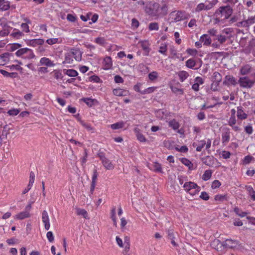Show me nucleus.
<instances>
[{
    "mask_svg": "<svg viewBox=\"0 0 255 255\" xmlns=\"http://www.w3.org/2000/svg\"><path fill=\"white\" fill-rule=\"evenodd\" d=\"M149 45V44L148 42L146 41H142L141 43V46L142 49L147 53V55L148 54V53L149 52V50H150Z\"/></svg>",
    "mask_w": 255,
    "mask_h": 255,
    "instance_id": "nucleus-45",
    "label": "nucleus"
},
{
    "mask_svg": "<svg viewBox=\"0 0 255 255\" xmlns=\"http://www.w3.org/2000/svg\"><path fill=\"white\" fill-rule=\"evenodd\" d=\"M79 121L81 125L83 127H84L86 129H87V130L91 131L92 132H94V128L93 127H92V126L90 125L85 123L84 121H83L81 120H79Z\"/></svg>",
    "mask_w": 255,
    "mask_h": 255,
    "instance_id": "nucleus-42",
    "label": "nucleus"
},
{
    "mask_svg": "<svg viewBox=\"0 0 255 255\" xmlns=\"http://www.w3.org/2000/svg\"><path fill=\"white\" fill-rule=\"evenodd\" d=\"M114 81L116 83H123L124 82V79L120 75H116L114 77Z\"/></svg>",
    "mask_w": 255,
    "mask_h": 255,
    "instance_id": "nucleus-63",
    "label": "nucleus"
},
{
    "mask_svg": "<svg viewBox=\"0 0 255 255\" xmlns=\"http://www.w3.org/2000/svg\"><path fill=\"white\" fill-rule=\"evenodd\" d=\"M236 123V117L235 115H231L228 121V124L230 126L235 125Z\"/></svg>",
    "mask_w": 255,
    "mask_h": 255,
    "instance_id": "nucleus-57",
    "label": "nucleus"
},
{
    "mask_svg": "<svg viewBox=\"0 0 255 255\" xmlns=\"http://www.w3.org/2000/svg\"><path fill=\"white\" fill-rule=\"evenodd\" d=\"M27 49V48H21L16 52L15 54L17 56L21 57L22 58H23V56H24V54L26 52Z\"/></svg>",
    "mask_w": 255,
    "mask_h": 255,
    "instance_id": "nucleus-48",
    "label": "nucleus"
},
{
    "mask_svg": "<svg viewBox=\"0 0 255 255\" xmlns=\"http://www.w3.org/2000/svg\"><path fill=\"white\" fill-rule=\"evenodd\" d=\"M187 53L191 55V56H195L197 54L198 51L195 49H187Z\"/></svg>",
    "mask_w": 255,
    "mask_h": 255,
    "instance_id": "nucleus-62",
    "label": "nucleus"
},
{
    "mask_svg": "<svg viewBox=\"0 0 255 255\" xmlns=\"http://www.w3.org/2000/svg\"><path fill=\"white\" fill-rule=\"evenodd\" d=\"M196 65V62L193 59H189L186 62V66L189 68H193Z\"/></svg>",
    "mask_w": 255,
    "mask_h": 255,
    "instance_id": "nucleus-47",
    "label": "nucleus"
},
{
    "mask_svg": "<svg viewBox=\"0 0 255 255\" xmlns=\"http://www.w3.org/2000/svg\"><path fill=\"white\" fill-rule=\"evenodd\" d=\"M168 124L169 126L174 130L178 129L180 126L179 123L175 119L170 121Z\"/></svg>",
    "mask_w": 255,
    "mask_h": 255,
    "instance_id": "nucleus-35",
    "label": "nucleus"
},
{
    "mask_svg": "<svg viewBox=\"0 0 255 255\" xmlns=\"http://www.w3.org/2000/svg\"><path fill=\"white\" fill-rule=\"evenodd\" d=\"M222 185V183L220 181L218 180H215L212 183L211 188L213 189H216L218 188Z\"/></svg>",
    "mask_w": 255,
    "mask_h": 255,
    "instance_id": "nucleus-51",
    "label": "nucleus"
},
{
    "mask_svg": "<svg viewBox=\"0 0 255 255\" xmlns=\"http://www.w3.org/2000/svg\"><path fill=\"white\" fill-rule=\"evenodd\" d=\"M255 23V16H251L247 20L241 22L243 27H249L250 25Z\"/></svg>",
    "mask_w": 255,
    "mask_h": 255,
    "instance_id": "nucleus-18",
    "label": "nucleus"
},
{
    "mask_svg": "<svg viewBox=\"0 0 255 255\" xmlns=\"http://www.w3.org/2000/svg\"><path fill=\"white\" fill-rule=\"evenodd\" d=\"M113 65L112 58L107 56L104 59L103 66L104 69L105 70L110 69Z\"/></svg>",
    "mask_w": 255,
    "mask_h": 255,
    "instance_id": "nucleus-14",
    "label": "nucleus"
},
{
    "mask_svg": "<svg viewBox=\"0 0 255 255\" xmlns=\"http://www.w3.org/2000/svg\"><path fill=\"white\" fill-rule=\"evenodd\" d=\"M212 80L213 82V83L211 84V89H212L214 91H216L217 88H216V87H214V86L215 85H219V83L221 81V74L217 72H214L212 76Z\"/></svg>",
    "mask_w": 255,
    "mask_h": 255,
    "instance_id": "nucleus-8",
    "label": "nucleus"
},
{
    "mask_svg": "<svg viewBox=\"0 0 255 255\" xmlns=\"http://www.w3.org/2000/svg\"><path fill=\"white\" fill-rule=\"evenodd\" d=\"M24 35V34L22 31H20L19 30L14 28L12 33L10 34V36L13 38L18 39Z\"/></svg>",
    "mask_w": 255,
    "mask_h": 255,
    "instance_id": "nucleus-24",
    "label": "nucleus"
},
{
    "mask_svg": "<svg viewBox=\"0 0 255 255\" xmlns=\"http://www.w3.org/2000/svg\"><path fill=\"white\" fill-rule=\"evenodd\" d=\"M0 24L2 27V29L0 30V36L4 37L7 36L12 29V27L9 25L8 23L5 22V19H0Z\"/></svg>",
    "mask_w": 255,
    "mask_h": 255,
    "instance_id": "nucleus-6",
    "label": "nucleus"
},
{
    "mask_svg": "<svg viewBox=\"0 0 255 255\" xmlns=\"http://www.w3.org/2000/svg\"><path fill=\"white\" fill-rule=\"evenodd\" d=\"M10 125H6L3 127V129L1 135L0 136V140H2L3 139H6L7 136L10 133V130L12 129V128L10 127Z\"/></svg>",
    "mask_w": 255,
    "mask_h": 255,
    "instance_id": "nucleus-12",
    "label": "nucleus"
},
{
    "mask_svg": "<svg viewBox=\"0 0 255 255\" xmlns=\"http://www.w3.org/2000/svg\"><path fill=\"white\" fill-rule=\"evenodd\" d=\"M124 123L123 122H118L111 125V127L113 129H117L123 128Z\"/></svg>",
    "mask_w": 255,
    "mask_h": 255,
    "instance_id": "nucleus-46",
    "label": "nucleus"
},
{
    "mask_svg": "<svg viewBox=\"0 0 255 255\" xmlns=\"http://www.w3.org/2000/svg\"><path fill=\"white\" fill-rule=\"evenodd\" d=\"M21 27L22 29V31L25 32H29L30 31L28 24L26 23H22L21 24Z\"/></svg>",
    "mask_w": 255,
    "mask_h": 255,
    "instance_id": "nucleus-56",
    "label": "nucleus"
},
{
    "mask_svg": "<svg viewBox=\"0 0 255 255\" xmlns=\"http://www.w3.org/2000/svg\"><path fill=\"white\" fill-rule=\"evenodd\" d=\"M35 55L32 50L27 48L26 52H25L24 56H23V59H30L33 58Z\"/></svg>",
    "mask_w": 255,
    "mask_h": 255,
    "instance_id": "nucleus-33",
    "label": "nucleus"
},
{
    "mask_svg": "<svg viewBox=\"0 0 255 255\" xmlns=\"http://www.w3.org/2000/svg\"><path fill=\"white\" fill-rule=\"evenodd\" d=\"M53 73H54V77L56 79L58 80L59 79H62V74L60 71L55 70L53 71Z\"/></svg>",
    "mask_w": 255,
    "mask_h": 255,
    "instance_id": "nucleus-55",
    "label": "nucleus"
},
{
    "mask_svg": "<svg viewBox=\"0 0 255 255\" xmlns=\"http://www.w3.org/2000/svg\"><path fill=\"white\" fill-rule=\"evenodd\" d=\"M252 71V67L249 65H246L241 69V73L242 75H247Z\"/></svg>",
    "mask_w": 255,
    "mask_h": 255,
    "instance_id": "nucleus-26",
    "label": "nucleus"
},
{
    "mask_svg": "<svg viewBox=\"0 0 255 255\" xmlns=\"http://www.w3.org/2000/svg\"><path fill=\"white\" fill-rule=\"evenodd\" d=\"M114 95L117 96H126L128 94V91L121 88L114 89L113 90Z\"/></svg>",
    "mask_w": 255,
    "mask_h": 255,
    "instance_id": "nucleus-17",
    "label": "nucleus"
},
{
    "mask_svg": "<svg viewBox=\"0 0 255 255\" xmlns=\"http://www.w3.org/2000/svg\"><path fill=\"white\" fill-rule=\"evenodd\" d=\"M181 161L183 164H184L185 165L187 166L189 169L192 170L193 169V163L188 159H187L186 158H182L181 159Z\"/></svg>",
    "mask_w": 255,
    "mask_h": 255,
    "instance_id": "nucleus-34",
    "label": "nucleus"
},
{
    "mask_svg": "<svg viewBox=\"0 0 255 255\" xmlns=\"http://www.w3.org/2000/svg\"><path fill=\"white\" fill-rule=\"evenodd\" d=\"M226 83L228 85H235L236 84V80L234 77L230 75H227L225 77V80L224 84Z\"/></svg>",
    "mask_w": 255,
    "mask_h": 255,
    "instance_id": "nucleus-25",
    "label": "nucleus"
},
{
    "mask_svg": "<svg viewBox=\"0 0 255 255\" xmlns=\"http://www.w3.org/2000/svg\"><path fill=\"white\" fill-rule=\"evenodd\" d=\"M44 43V40L42 39H35L30 41V44L33 46L41 45Z\"/></svg>",
    "mask_w": 255,
    "mask_h": 255,
    "instance_id": "nucleus-32",
    "label": "nucleus"
},
{
    "mask_svg": "<svg viewBox=\"0 0 255 255\" xmlns=\"http://www.w3.org/2000/svg\"><path fill=\"white\" fill-rule=\"evenodd\" d=\"M30 213L25 210L16 214L15 218L18 220H23L25 218H27L30 217Z\"/></svg>",
    "mask_w": 255,
    "mask_h": 255,
    "instance_id": "nucleus-19",
    "label": "nucleus"
},
{
    "mask_svg": "<svg viewBox=\"0 0 255 255\" xmlns=\"http://www.w3.org/2000/svg\"><path fill=\"white\" fill-rule=\"evenodd\" d=\"M11 55V54L9 53H4L0 55V65H4L8 62Z\"/></svg>",
    "mask_w": 255,
    "mask_h": 255,
    "instance_id": "nucleus-13",
    "label": "nucleus"
},
{
    "mask_svg": "<svg viewBox=\"0 0 255 255\" xmlns=\"http://www.w3.org/2000/svg\"><path fill=\"white\" fill-rule=\"evenodd\" d=\"M46 237L48 239V240L50 242H52L54 241V238L53 234L52 232L49 231L46 234Z\"/></svg>",
    "mask_w": 255,
    "mask_h": 255,
    "instance_id": "nucleus-61",
    "label": "nucleus"
},
{
    "mask_svg": "<svg viewBox=\"0 0 255 255\" xmlns=\"http://www.w3.org/2000/svg\"><path fill=\"white\" fill-rule=\"evenodd\" d=\"M165 112L163 110L160 109L156 112V116L157 118L163 119Z\"/></svg>",
    "mask_w": 255,
    "mask_h": 255,
    "instance_id": "nucleus-60",
    "label": "nucleus"
},
{
    "mask_svg": "<svg viewBox=\"0 0 255 255\" xmlns=\"http://www.w3.org/2000/svg\"><path fill=\"white\" fill-rule=\"evenodd\" d=\"M200 40L203 43L204 45L208 46L210 45L212 40L207 34H203L200 37Z\"/></svg>",
    "mask_w": 255,
    "mask_h": 255,
    "instance_id": "nucleus-22",
    "label": "nucleus"
},
{
    "mask_svg": "<svg viewBox=\"0 0 255 255\" xmlns=\"http://www.w3.org/2000/svg\"><path fill=\"white\" fill-rule=\"evenodd\" d=\"M170 17L172 19V22H177L189 17V14L185 11L177 10L171 12L170 14Z\"/></svg>",
    "mask_w": 255,
    "mask_h": 255,
    "instance_id": "nucleus-2",
    "label": "nucleus"
},
{
    "mask_svg": "<svg viewBox=\"0 0 255 255\" xmlns=\"http://www.w3.org/2000/svg\"><path fill=\"white\" fill-rule=\"evenodd\" d=\"M40 64L41 65H45L47 67H53L55 65L53 61L46 57L41 58L40 60Z\"/></svg>",
    "mask_w": 255,
    "mask_h": 255,
    "instance_id": "nucleus-15",
    "label": "nucleus"
},
{
    "mask_svg": "<svg viewBox=\"0 0 255 255\" xmlns=\"http://www.w3.org/2000/svg\"><path fill=\"white\" fill-rule=\"evenodd\" d=\"M172 92L176 95H183L184 90L183 89L178 88L174 86H170Z\"/></svg>",
    "mask_w": 255,
    "mask_h": 255,
    "instance_id": "nucleus-31",
    "label": "nucleus"
},
{
    "mask_svg": "<svg viewBox=\"0 0 255 255\" xmlns=\"http://www.w3.org/2000/svg\"><path fill=\"white\" fill-rule=\"evenodd\" d=\"M212 246L217 251H222L223 243L220 242L219 240L216 239L212 243Z\"/></svg>",
    "mask_w": 255,
    "mask_h": 255,
    "instance_id": "nucleus-21",
    "label": "nucleus"
},
{
    "mask_svg": "<svg viewBox=\"0 0 255 255\" xmlns=\"http://www.w3.org/2000/svg\"><path fill=\"white\" fill-rule=\"evenodd\" d=\"M155 89V87H149L146 89H145L144 91L141 92V94H149L152 93Z\"/></svg>",
    "mask_w": 255,
    "mask_h": 255,
    "instance_id": "nucleus-58",
    "label": "nucleus"
},
{
    "mask_svg": "<svg viewBox=\"0 0 255 255\" xmlns=\"http://www.w3.org/2000/svg\"><path fill=\"white\" fill-rule=\"evenodd\" d=\"M223 11V6H221L214 13L215 23H217L220 21V18L222 17Z\"/></svg>",
    "mask_w": 255,
    "mask_h": 255,
    "instance_id": "nucleus-16",
    "label": "nucleus"
},
{
    "mask_svg": "<svg viewBox=\"0 0 255 255\" xmlns=\"http://www.w3.org/2000/svg\"><path fill=\"white\" fill-rule=\"evenodd\" d=\"M76 214L78 216H82L85 219H88V213L84 209H81L79 208H76Z\"/></svg>",
    "mask_w": 255,
    "mask_h": 255,
    "instance_id": "nucleus-28",
    "label": "nucleus"
},
{
    "mask_svg": "<svg viewBox=\"0 0 255 255\" xmlns=\"http://www.w3.org/2000/svg\"><path fill=\"white\" fill-rule=\"evenodd\" d=\"M167 45L166 43H162L159 49L158 50L159 52L164 55H167Z\"/></svg>",
    "mask_w": 255,
    "mask_h": 255,
    "instance_id": "nucleus-39",
    "label": "nucleus"
},
{
    "mask_svg": "<svg viewBox=\"0 0 255 255\" xmlns=\"http://www.w3.org/2000/svg\"><path fill=\"white\" fill-rule=\"evenodd\" d=\"M98 175V174L97 169H95L94 170V171H93V176H92L91 183H94V184H96V180H97V179Z\"/></svg>",
    "mask_w": 255,
    "mask_h": 255,
    "instance_id": "nucleus-59",
    "label": "nucleus"
},
{
    "mask_svg": "<svg viewBox=\"0 0 255 255\" xmlns=\"http://www.w3.org/2000/svg\"><path fill=\"white\" fill-rule=\"evenodd\" d=\"M217 2V0H213L211 2H209L208 4L205 5V9L209 10L213 7L214 5H215Z\"/></svg>",
    "mask_w": 255,
    "mask_h": 255,
    "instance_id": "nucleus-54",
    "label": "nucleus"
},
{
    "mask_svg": "<svg viewBox=\"0 0 255 255\" xmlns=\"http://www.w3.org/2000/svg\"><path fill=\"white\" fill-rule=\"evenodd\" d=\"M149 79L151 81H154L158 77V73L156 71H153L148 74Z\"/></svg>",
    "mask_w": 255,
    "mask_h": 255,
    "instance_id": "nucleus-53",
    "label": "nucleus"
},
{
    "mask_svg": "<svg viewBox=\"0 0 255 255\" xmlns=\"http://www.w3.org/2000/svg\"><path fill=\"white\" fill-rule=\"evenodd\" d=\"M0 73L6 77L15 78L17 76L16 72L9 73L4 70H0Z\"/></svg>",
    "mask_w": 255,
    "mask_h": 255,
    "instance_id": "nucleus-29",
    "label": "nucleus"
},
{
    "mask_svg": "<svg viewBox=\"0 0 255 255\" xmlns=\"http://www.w3.org/2000/svg\"><path fill=\"white\" fill-rule=\"evenodd\" d=\"M212 174V171L211 170H206L202 176V179L204 181L208 180L211 177Z\"/></svg>",
    "mask_w": 255,
    "mask_h": 255,
    "instance_id": "nucleus-36",
    "label": "nucleus"
},
{
    "mask_svg": "<svg viewBox=\"0 0 255 255\" xmlns=\"http://www.w3.org/2000/svg\"><path fill=\"white\" fill-rule=\"evenodd\" d=\"M185 191L192 197L197 194L200 190V187L193 182H186L183 185Z\"/></svg>",
    "mask_w": 255,
    "mask_h": 255,
    "instance_id": "nucleus-3",
    "label": "nucleus"
},
{
    "mask_svg": "<svg viewBox=\"0 0 255 255\" xmlns=\"http://www.w3.org/2000/svg\"><path fill=\"white\" fill-rule=\"evenodd\" d=\"M65 74L69 77H76L78 75V72L74 69L65 70Z\"/></svg>",
    "mask_w": 255,
    "mask_h": 255,
    "instance_id": "nucleus-40",
    "label": "nucleus"
},
{
    "mask_svg": "<svg viewBox=\"0 0 255 255\" xmlns=\"http://www.w3.org/2000/svg\"><path fill=\"white\" fill-rule=\"evenodd\" d=\"M10 7V4L8 1L0 0V10L5 11L8 10Z\"/></svg>",
    "mask_w": 255,
    "mask_h": 255,
    "instance_id": "nucleus-23",
    "label": "nucleus"
},
{
    "mask_svg": "<svg viewBox=\"0 0 255 255\" xmlns=\"http://www.w3.org/2000/svg\"><path fill=\"white\" fill-rule=\"evenodd\" d=\"M134 132L136 134L137 139L140 142H145L146 139L144 136L140 132V129L137 128L134 129Z\"/></svg>",
    "mask_w": 255,
    "mask_h": 255,
    "instance_id": "nucleus-20",
    "label": "nucleus"
},
{
    "mask_svg": "<svg viewBox=\"0 0 255 255\" xmlns=\"http://www.w3.org/2000/svg\"><path fill=\"white\" fill-rule=\"evenodd\" d=\"M42 221L44 224L45 230H48L50 229V224L48 213L45 210H44L42 213Z\"/></svg>",
    "mask_w": 255,
    "mask_h": 255,
    "instance_id": "nucleus-10",
    "label": "nucleus"
},
{
    "mask_svg": "<svg viewBox=\"0 0 255 255\" xmlns=\"http://www.w3.org/2000/svg\"><path fill=\"white\" fill-rule=\"evenodd\" d=\"M237 2V0H224V18L228 19L233 13V6Z\"/></svg>",
    "mask_w": 255,
    "mask_h": 255,
    "instance_id": "nucleus-4",
    "label": "nucleus"
},
{
    "mask_svg": "<svg viewBox=\"0 0 255 255\" xmlns=\"http://www.w3.org/2000/svg\"><path fill=\"white\" fill-rule=\"evenodd\" d=\"M253 159V157L250 155H247L244 157V164H247L250 163L252 160Z\"/></svg>",
    "mask_w": 255,
    "mask_h": 255,
    "instance_id": "nucleus-64",
    "label": "nucleus"
},
{
    "mask_svg": "<svg viewBox=\"0 0 255 255\" xmlns=\"http://www.w3.org/2000/svg\"><path fill=\"white\" fill-rule=\"evenodd\" d=\"M245 131L248 134H251L253 132V128L251 124L245 127Z\"/></svg>",
    "mask_w": 255,
    "mask_h": 255,
    "instance_id": "nucleus-50",
    "label": "nucleus"
},
{
    "mask_svg": "<svg viewBox=\"0 0 255 255\" xmlns=\"http://www.w3.org/2000/svg\"><path fill=\"white\" fill-rule=\"evenodd\" d=\"M212 157L207 156L202 158V162L205 164L210 166L212 164Z\"/></svg>",
    "mask_w": 255,
    "mask_h": 255,
    "instance_id": "nucleus-43",
    "label": "nucleus"
},
{
    "mask_svg": "<svg viewBox=\"0 0 255 255\" xmlns=\"http://www.w3.org/2000/svg\"><path fill=\"white\" fill-rule=\"evenodd\" d=\"M237 117L239 119L243 120L247 118V114H246L242 110V108H238L237 111Z\"/></svg>",
    "mask_w": 255,
    "mask_h": 255,
    "instance_id": "nucleus-30",
    "label": "nucleus"
},
{
    "mask_svg": "<svg viewBox=\"0 0 255 255\" xmlns=\"http://www.w3.org/2000/svg\"><path fill=\"white\" fill-rule=\"evenodd\" d=\"M168 238L171 240V243L172 245L174 247H177V244L174 241V236L172 232L169 231L168 234Z\"/></svg>",
    "mask_w": 255,
    "mask_h": 255,
    "instance_id": "nucleus-49",
    "label": "nucleus"
},
{
    "mask_svg": "<svg viewBox=\"0 0 255 255\" xmlns=\"http://www.w3.org/2000/svg\"><path fill=\"white\" fill-rule=\"evenodd\" d=\"M238 244L237 241L232 239H226L224 241V248L232 249L237 247Z\"/></svg>",
    "mask_w": 255,
    "mask_h": 255,
    "instance_id": "nucleus-11",
    "label": "nucleus"
},
{
    "mask_svg": "<svg viewBox=\"0 0 255 255\" xmlns=\"http://www.w3.org/2000/svg\"><path fill=\"white\" fill-rule=\"evenodd\" d=\"M69 52L71 53L73 57L77 61H80L82 59V52L78 48H71Z\"/></svg>",
    "mask_w": 255,
    "mask_h": 255,
    "instance_id": "nucleus-9",
    "label": "nucleus"
},
{
    "mask_svg": "<svg viewBox=\"0 0 255 255\" xmlns=\"http://www.w3.org/2000/svg\"><path fill=\"white\" fill-rule=\"evenodd\" d=\"M239 84L242 87L251 88L255 83V81L252 80L248 77H244L240 78Z\"/></svg>",
    "mask_w": 255,
    "mask_h": 255,
    "instance_id": "nucleus-7",
    "label": "nucleus"
},
{
    "mask_svg": "<svg viewBox=\"0 0 255 255\" xmlns=\"http://www.w3.org/2000/svg\"><path fill=\"white\" fill-rule=\"evenodd\" d=\"M234 210L236 214L241 217H244L248 214V213L242 211L238 207H235Z\"/></svg>",
    "mask_w": 255,
    "mask_h": 255,
    "instance_id": "nucleus-44",
    "label": "nucleus"
},
{
    "mask_svg": "<svg viewBox=\"0 0 255 255\" xmlns=\"http://www.w3.org/2000/svg\"><path fill=\"white\" fill-rule=\"evenodd\" d=\"M206 144V141L204 140H201L199 142V144L197 145L196 143H194L193 144V146L195 147L196 146V150L197 151H201L203 148V147Z\"/></svg>",
    "mask_w": 255,
    "mask_h": 255,
    "instance_id": "nucleus-37",
    "label": "nucleus"
},
{
    "mask_svg": "<svg viewBox=\"0 0 255 255\" xmlns=\"http://www.w3.org/2000/svg\"><path fill=\"white\" fill-rule=\"evenodd\" d=\"M145 12L152 17H162L168 13V6L164 3L160 5L158 3H150L145 8Z\"/></svg>",
    "mask_w": 255,
    "mask_h": 255,
    "instance_id": "nucleus-1",
    "label": "nucleus"
},
{
    "mask_svg": "<svg viewBox=\"0 0 255 255\" xmlns=\"http://www.w3.org/2000/svg\"><path fill=\"white\" fill-rule=\"evenodd\" d=\"M159 29L158 24L157 22H152L149 24L150 30H157Z\"/></svg>",
    "mask_w": 255,
    "mask_h": 255,
    "instance_id": "nucleus-52",
    "label": "nucleus"
},
{
    "mask_svg": "<svg viewBox=\"0 0 255 255\" xmlns=\"http://www.w3.org/2000/svg\"><path fill=\"white\" fill-rule=\"evenodd\" d=\"M152 169L155 171L158 172H162V167L160 164H159L158 162H154L152 164Z\"/></svg>",
    "mask_w": 255,
    "mask_h": 255,
    "instance_id": "nucleus-38",
    "label": "nucleus"
},
{
    "mask_svg": "<svg viewBox=\"0 0 255 255\" xmlns=\"http://www.w3.org/2000/svg\"><path fill=\"white\" fill-rule=\"evenodd\" d=\"M73 56L68 51L65 54V60L63 62V64H72L73 62Z\"/></svg>",
    "mask_w": 255,
    "mask_h": 255,
    "instance_id": "nucleus-27",
    "label": "nucleus"
},
{
    "mask_svg": "<svg viewBox=\"0 0 255 255\" xmlns=\"http://www.w3.org/2000/svg\"><path fill=\"white\" fill-rule=\"evenodd\" d=\"M181 82H183L189 76V74L184 71H180L178 74Z\"/></svg>",
    "mask_w": 255,
    "mask_h": 255,
    "instance_id": "nucleus-41",
    "label": "nucleus"
},
{
    "mask_svg": "<svg viewBox=\"0 0 255 255\" xmlns=\"http://www.w3.org/2000/svg\"><path fill=\"white\" fill-rule=\"evenodd\" d=\"M98 157L100 158L102 163L105 168L107 170H112L114 168V165L112 162L108 159L103 152H100L98 154Z\"/></svg>",
    "mask_w": 255,
    "mask_h": 255,
    "instance_id": "nucleus-5",
    "label": "nucleus"
}]
</instances>
